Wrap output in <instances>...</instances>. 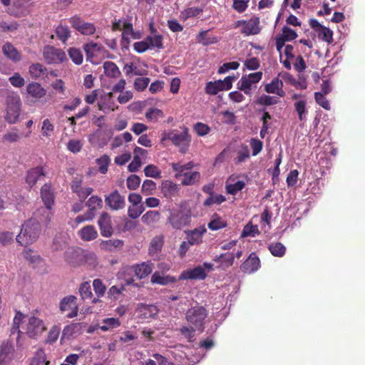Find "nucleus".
Wrapping results in <instances>:
<instances>
[{"instance_id":"obj_3","label":"nucleus","mask_w":365,"mask_h":365,"mask_svg":"<svg viewBox=\"0 0 365 365\" xmlns=\"http://www.w3.org/2000/svg\"><path fill=\"white\" fill-rule=\"evenodd\" d=\"M208 315L207 309L195 302V305H192L185 312V319L188 324L194 326L198 331H202L205 319Z\"/></svg>"},{"instance_id":"obj_60","label":"nucleus","mask_w":365,"mask_h":365,"mask_svg":"<svg viewBox=\"0 0 365 365\" xmlns=\"http://www.w3.org/2000/svg\"><path fill=\"white\" fill-rule=\"evenodd\" d=\"M145 176L153 178H160L161 177V172L157 166L154 165H148L144 168Z\"/></svg>"},{"instance_id":"obj_62","label":"nucleus","mask_w":365,"mask_h":365,"mask_svg":"<svg viewBox=\"0 0 365 365\" xmlns=\"http://www.w3.org/2000/svg\"><path fill=\"white\" fill-rule=\"evenodd\" d=\"M144 210L143 205H131L128 207V215L132 219H137Z\"/></svg>"},{"instance_id":"obj_38","label":"nucleus","mask_w":365,"mask_h":365,"mask_svg":"<svg viewBox=\"0 0 365 365\" xmlns=\"http://www.w3.org/2000/svg\"><path fill=\"white\" fill-rule=\"evenodd\" d=\"M279 102V100L276 96H271L266 94H262L257 98L256 103L260 106H272L276 105Z\"/></svg>"},{"instance_id":"obj_56","label":"nucleus","mask_w":365,"mask_h":365,"mask_svg":"<svg viewBox=\"0 0 365 365\" xmlns=\"http://www.w3.org/2000/svg\"><path fill=\"white\" fill-rule=\"evenodd\" d=\"M156 189V183L151 180H145L143 182L141 192L145 195H150Z\"/></svg>"},{"instance_id":"obj_45","label":"nucleus","mask_w":365,"mask_h":365,"mask_svg":"<svg viewBox=\"0 0 365 365\" xmlns=\"http://www.w3.org/2000/svg\"><path fill=\"white\" fill-rule=\"evenodd\" d=\"M101 245L106 250L113 251L115 248L121 247L123 245V242L118 239H111L103 241Z\"/></svg>"},{"instance_id":"obj_22","label":"nucleus","mask_w":365,"mask_h":365,"mask_svg":"<svg viewBox=\"0 0 365 365\" xmlns=\"http://www.w3.org/2000/svg\"><path fill=\"white\" fill-rule=\"evenodd\" d=\"M34 215L35 217L34 219H36L39 222L40 225L41 223L48 224L51 221L53 215L51 207H48V206H45L39 208L34 213Z\"/></svg>"},{"instance_id":"obj_1","label":"nucleus","mask_w":365,"mask_h":365,"mask_svg":"<svg viewBox=\"0 0 365 365\" xmlns=\"http://www.w3.org/2000/svg\"><path fill=\"white\" fill-rule=\"evenodd\" d=\"M168 222L175 230H180L191 221V210L184 203L168 210Z\"/></svg>"},{"instance_id":"obj_11","label":"nucleus","mask_w":365,"mask_h":365,"mask_svg":"<svg viewBox=\"0 0 365 365\" xmlns=\"http://www.w3.org/2000/svg\"><path fill=\"white\" fill-rule=\"evenodd\" d=\"M105 203L112 210H119L125 207V197L118 190L105 196Z\"/></svg>"},{"instance_id":"obj_51","label":"nucleus","mask_w":365,"mask_h":365,"mask_svg":"<svg viewBox=\"0 0 365 365\" xmlns=\"http://www.w3.org/2000/svg\"><path fill=\"white\" fill-rule=\"evenodd\" d=\"M24 257L31 264H38L41 261V257L36 254L33 250L28 249L23 252Z\"/></svg>"},{"instance_id":"obj_50","label":"nucleus","mask_w":365,"mask_h":365,"mask_svg":"<svg viewBox=\"0 0 365 365\" xmlns=\"http://www.w3.org/2000/svg\"><path fill=\"white\" fill-rule=\"evenodd\" d=\"M86 206L96 211L103 207V200L99 196L93 195L87 200Z\"/></svg>"},{"instance_id":"obj_31","label":"nucleus","mask_w":365,"mask_h":365,"mask_svg":"<svg viewBox=\"0 0 365 365\" xmlns=\"http://www.w3.org/2000/svg\"><path fill=\"white\" fill-rule=\"evenodd\" d=\"M105 74L110 78H118L121 73L116 64L112 61H106L103 64Z\"/></svg>"},{"instance_id":"obj_57","label":"nucleus","mask_w":365,"mask_h":365,"mask_svg":"<svg viewBox=\"0 0 365 365\" xmlns=\"http://www.w3.org/2000/svg\"><path fill=\"white\" fill-rule=\"evenodd\" d=\"M110 163V158L104 155L96 160V163L98 165V170L102 174H106L108 171V167Z\"/></svg>"},{"instance_id":"obj_13","label":"nucleus","mask_w":365,"mask_h":365,"mask_svg":"<svg viewBox=\"0 0 365 365\" xmlns=\"http://www.w3.org/2000/svg\"><path fill=\"white\" fill-rule=\"evenodd\" d=\"M101 235L105 237H110L113 233V228L111 222L110 215L103 212L101 214L98 220Z\"/></svg>"},{"instance_id":"obj_9","label":"nucleus","mask_w":365,"mask_h":365,"mask_svg":"<svg viewBox=\"0 0 365 365\" xmlns=\"http://www.w3.org/2000/svg\"><path fill=\"white\" fill-rule=\"evenodd\" d=\"M77 298L75 296L69 295L63 297L60 302V310L62 312H68L66 317L68 318H73L78 314V304Z\"/></svg>"},{"instance_id":"obj_19","label":"nucleus","mask_w":365,"mask_h":365,"mask_svg":"<svg viewBox=\"0 0 365 365\" xmlns=\"http://www.w3.org/2000/svg\"><path fill=\"white\" fill-rule=\"evenodd\" d=\"M179 192L178 185L170 180H164L161 183V192L166 198L171 199L178 195Z\"/></svg>"},{"instance_id":"obj_10","label":"nucleus","mask_w":365,"mask_h":365,"mask_svg":"<svg viewBox=\"0 0 365 365\" xmlns=\"http://www.w3.org/2000/svg\"><path fill=\"white\" fill-rule=\"evenodd\" d=\"M15 354L12 341L6 340L0 345V365H9L14 359Z\"/></svg>"},{"instance_id":"obj_64","label":"nucleus","mask_w":365,"mask_h":365,"mask_svg":"<svg viewBox=\"0 0 365 365\" xmlns=\"http://www.w3.org/2000/svg\"><path fill=\"white\" fill-rule=\"evenodd\" d=\"M145 117L150 121H157L163 117V113L158 108H150L145 113Z\"/></svg>"},{"instance_id":"obj_4","label":"nucleus","mask_w":365,"mask_h":365,"mask_svg":"<svg viewBox=\"0 0 365 365\" xmlns=\"http://www.w3.org/2000/svg\"><path fill=\"white\" fill-rule=\"evenodd\" d=\"M5 120L9 124L17 122L21 113V101L19 95L13 91H9L6 97Z\"/></svg>"},{"instance_id":"obj_42","label":"nucleus","mask_w":365,"mask_h":365,"mask_svg":"<svg viewBox=\"0 0 365 365\" xmlns=\"http://www.w3.org/2000/svg\"><path fill=\"white\" fill-rule=\"evenodd\" d=\"M208 31H200L197 36V40L199 43L207 46L217 42V38L216 36H208Z\"/></svg>"},{"instance_id":"obj_28","label":"nucleus","mask_w":365,"mask_h":365,"mask_svg":"<svg viewBox=\"0 0 365 365\" xmlns=\"http://www.w3.org/2000/svg\"><path fill=\"white\" fill-rule=\"evenodd\" d=\"M41 196L45 206L51 207L53 203V194L51 190V186L45 184L41 189Z\"/></svg>"},{"instance_id":"obj_29","label":"nucleus","mask_w":365,"mask_h":365,"mask_svg":"<svg viewBox=\"0 0 365 365\" xmlns=\"http://www.w3.org/2000/svg\"><path fill=\"white\" fill-rule=\"evenodd\" d=\"M68 235L66 233H58L55 235L51 247L54 251L63 250L67 244Z\"/></svg>"},{"instance_id":"obj_26","label":"nucleus","mask_w":365,"mask_h":365,"mask_svg":"<svg viewBox=\"0 0 365 365\" xmlns=\"http://www.w3.org/2000/svg\"><path fill=\"white\" fill-rule=\"evenodd\" d=\"M103 47L97 43L90 42L83 46V49L86 55L87 61L94 57L97 53H100Z\"/></svg>"},{"instance_id":"obj_53","label":"nucleus","mask_w":365,"mask_h":365,"mask_svg":"<svg viewBox=\"0 0 365 365\" xmlns=\"http://www.w3.org/2000/svg\"><path fill=\"white\" fill-rule=\"evenodd\" d=\"M306 101L304 100L299 101L294 103V108L298 113L299 118L301 121L306 120V114L307 113L306 108Z\"/></svg>"},{"instance_id":"obj_5","label":"nucleus","mask_w":365,"mask_h":365,"mask_svg":"<svg viewBox=\"0 0 365 365\" xmlns=\"http://www.w3.org/2000/svg\"><path fill=\"white\" fill-rule=\"evenodd\" d=\"M46 329V327L41 319L34 316L29 318L26 334L29 338L38 339Z\"/></svg>"},{"instance_id":"obj_63","label":"nucleus","mask_w":365,"mask_h":365,"mask_svg":"<svg viewBox=\"0 0 365 365\" xmlns=\"http://www.w3.org/2000/svg\"><path fill=\"white\" fill-rule=\"evenodd\" d=\"M150 81L148 77L137 78L134 81V88L138 91H143L148 87Z\"/></svg>"},{"instance_id":"obj_55","label":"nucleus","mask_w":365,"mask_h":365,"mask_svg":"<svg viewBox=\"0 0 365 365\" xmlns=\"http://www.w3.org/2000/svg\"><path fill=\"white\" fill-rule=\"evenodd\" d=\"M250 158V150L248 146L242 145L237 153L236 163H242Z\"/></svg>"},{"instance_id":"obj_48","label":"nucleus","mask_w":365,"mask_h":365,"mask_svg":"<svg viewBox=\"0 0 365 365\" xmlns=\"http://www.w3.org/2000/svg\"><path fill=\"white\" fill-rule=\"evenodd\" d=\"M259 229L257 225H253L252 223L247 224L242 232L241 237H255L259 235Z\"/></svg>"},{"instance_id":"obj_47","label":"nucleus","mask_w":365,"mask_h":365,"mask_svg":"<svg viewBox=\"0 0 365 365\" xmlns=\"http://www.w3.org/2000/svg\"><path fill=\"white\" fill-rule=\"evenodd\" d=\"M236 79L237 77L235 76H229L225 78L224 80H218L216 81L220 91H228L232 88V83Z\"/></svg>"},{"instance_id":"obj_25","label":"nucleus","mask_w":365,"mask_h":365,"mask_svg":"<svg viewBox=\"0 0 365 365\" xmlns=\"http://www.w3.org/2000/svg\"><path fill=\"white\" fill-rule=\"evenodd\" d=\"M4 54L9 59L16 62L21 60V54L10 43H5L2 47Z\"/></svg>"},{"instance_id":"obj_40","label":"nucleus","mask_w":365,"mask_h":365,"mask_svg":"<svg viewBox=\"0 0 365 365\" xmlns=\"http://www.w3.org/2000/svg\"><path fill=\"white\" fill-rule=\"evenodd\" d=\"M230 181L231 178H229L226 185L227 192L230 195H236L237 192L242 190L245 186V183L242 180H238L235 183H230Z\"/></svg>"},{"instance_id":"obj_21","label":"nucleus","mask_w":365,"mask_h":365,"mask_svg":"<svg viewBox=\"0 0 365 365\" xmlns=\"http://www.w3.org/2000/svg\"><path fill=\"white\" fill-rule=\"evenodd\" d=\"M152 263L150 262L137 264L133 266L135 276L139 279H144L153 271Z\"/></svg>"},{"instance_id":"obj_8","label":"nucleus","mask_w":365,"mask_h":365,"mask_svg":"<svg viewBox=\"0 0 365 365\" xmlns=\"http://www.w3.org/2000/svg\"><path fill=\"white\" fill-rule=\"evenodd\" d=\"M68 21L72 27L82 35H93L96 31L93 24L86 22L78 16L70 18Z\"/></svg>"},{"instance_id":"obj_15","label":"nucleus","mask_w":365,"mask_h":365,"mask_svg":"<svg viewBox=\"0 0 365 365\" xmlns=\"http://www.w3.org/2000/svg\"><path fill=\"white\" fill-rule=\"evenodd\" d=\"M207 232L205 226H200L192 230L186 231L187 240L192 245H197L202 243V236Z\"/></svg>"},{"instance_id":"obj_41","label":"nucleus","mask_w":365,"mask_h":365,"mask_svg":"<svg viewBox=\"0 0 365 365\" xmlns=\"http://www.w3.org/2000/svg\"><path fill=\"white\" fill-rule=\"evenodd\" d=\"M160 212L157 210H149L146 212L141 217L143 223L150 225L157 222L160 220Z\"/></svg>"},{"instance_id":"obj_27","label":"nucleus","mask_w":365,"mask_h":365,"mask_svg":"<svg viewBox=\"0 0 365 365\" xmlns=\"http://www.w3.org/2000/svg\"><path fill=\"white\" fill-rule=\"evenodd\" d=\"M64 258L69 264L76 266L80 260V252L73 247H69L65 252Z\"/></svg>"},{"instance_id":"obj_54","label":"nucleus","mask_w":365,"mask_h":365,"mask_svg":"<svg viewBox=\"0 0 365 365\" xmlns=\"http://www.w3.org/2000/svg\"><path fill=\"white\" fill-rule=\"evenodd\" d=\"M68 52L69 57L75 64L81 65L83 63V54L79 49L70 48Z\"/></svg>"},{"instance_id":"obj_39","label":"nucleus","mask_w":365,"mask_h":365,"mask_svg":"<svg viewBox=\"0 0 365 365\" xmlns=\"http://www.w3.org/2000/svg\"><path fill=\"white\" fill-rule=\"evenodd\" d=\"M163 245V240L162 237H155L150 243L149 254L155 255L160 252Z\"/></svg>"},{"instance_id":"obj_43","label":"nucleus","mask_w":365,"mask_h":365,"mask_svg":"<svg viewBox=\"0 0 365 365\" xmlns=\"http://www.w3.org/2000/svg\"><path fill=\"white\" fill-rule=\"evenodd\" d=\"M120 325V322L117 318H106L103 320V325L100 327V329L104 331L110 329L117 328Z\"/></svg>"},{"instance_id":"obj_32","label":"nucleus","mask_w":365,"mask_h":365,"mask_svg":"<svg viewBox=\"0 0 365 365\" xmlns=\"http://www.w3.org/2000/svg\"><path fill=\"white\" fill-rule=\"evenodd\" d=\"M55 34L58 38L63 43L71 37V31L67 25L59 24L55 29Z\"/></svg>"},{"instance_id":"obj_14","label":"nucleus","mask_w":365,"mask_h":365,"mask_svg":"<svg viewBox=\"0 0 365 365\" xmlns=\"http://www.w3.org/2000/svg\"><path fill=\"white\" fill-rule=\"evenodd\" d=\"M207 273L202 266H197L193 269L184 270L179 276L180 280L199 279L203 280L206 278Z\"/></svg>"},{"instance_id":"obj_20","label":"nucleus","mask_w":365,"mask_h":365,"mask_svg":"<svg viewBox=\"0 0 365 365\" xmlns=\"http://www.w3.org/2000/svg\"><path fill=\"white\" fill-rule=\"evenodd\" d=\"M44 175L45 173L42 167L38 166L31 168L27 172L26 182L30 187H32Z\"/></svg>"},{"instance_id":"obj_36","label":"nucleus","mask_w":365,"mask_h":365,"mask_svg":"<svg viewBox=\"0 0 365 365\" xmlns=\"http://www.w3.org/2000/svg\"><path fill=\"white\" fill-rule=\"evenodd\" d=\"M81 329V324L80 323H74L67 325L64 327L62 332V337L69 339L74 334H79Z\"/></svg>"},{"instance_id":"obj_46","label":"nucleus","mask_w":365,"mask_h":365,"mask_svg":"<svg viewBox=\"0 0 365 365\" xmlns=\"http://www.w3.org/2000/svg\"><path fill=\"white\" fill-rule=\"evenodd\" d=\"M226 222L217 215H214L211 221L208 223V227L211 230H218L226 227Z\"/></svg>"},{"instance_id":"obj_24","label":"nucleus","mask_w":365,"mask_h":365,"mask_svg":"<svg viewBox=\"0 0 365 365\" xmlns=\"http://www.w3.org/2000/svg\"><path fill=\"white\" fill-rule=\"evenodd\" d=\"M26 91L31 97L34 98H41L46 93V90L41 84L36 82L29 83L26 86Z\"/></svg>"},{"instance_id":"obj_49","label":"nucleus","mask_w":365,"mask_h":365,"mask_svg":"<svg viewBox=\"0 0 365 365\" xmlns=\"http://www.w3.org/2000/svg\"><path fill=\"white\" fill-rule=\"evenodd\" d=\"M252 83L251 81L244 75L242 76L240 80L237 83V88L244 91L246 95L251 96V87Z\"/></svg>"},{"instance_id":"obj_2","label":"nucleus","mask_w":365,"mask_h":365,"mask_svg":"<svg viewBox=\"0 0 365 365\" xmlns=\"http://www.w3.org/2000/svg\"><path fill=\"white\" fill-rule=\"evenodd\" d=\"M41 225L36 219H29L23 225L21 232L16 236V241L22 246L34 242L41 233Z\"/></svg>"},{"instance_id":"obj_59","label":"nucleus","mask_w":365,"mask_h":365,"mask_svg":"<svg viewBox=\"0 0 365 365\" xmlns=\"http://www.w3.org/2000/svg\"><path fill=\"white\" fill-rule=\"evenodd\" d=\"M79 292L81 298L83 300H91L93 294L91 292V285L88 282H83V284H81L79 288Z\"/></svg>"},{"instance_id":"obj_18","label":"nucleus","mask_w":365,"mask_h":365,"mask_svg":"<svg viewBox=\"0 0 365 365\" xmlns=\"http://www.w3.org/2000/svg\"><path fill=\"white\" fill-rule=\"evenodd\" d=\"M145 39L149 46L150 50H160L164 48L163 43V36L157 30H155L153 34L147 36Z\"/></svg>"},{"instance_id":"obj_52","label":"nucleus","mask_w":365,"mask_h":365,"mask_svg":"<svg viewBox=\"0 0 365 365\" xmlns=\"http://www.w3.org/2000/svg\"><path fill=\"white\" fill-rule=\"evenodd\" d=\"M15 334H16V341L17 346L19 348L23 347V346L25 344L24 343L25 337L24 336V333L19 329V327H18L17 325H13L11 329L10 336H11L12 335H15Z\"/></svg>"},{"instance_id":"obj_6","label":"nucleus","mask_w":365,"mask_h":365,"mask_svg":"<svg viewBox=\"0 0 365 365\" xmlns=\"http://www.w3.org/2000/svg\"><path fill=\"white\" fill-rule=\"evenodd\" d=\"M165 138L171 140L175 145H182L180 148L182 153H185L187 150L191 141V137L188 133V129L187 128H184L183 131L180 133H178L175 130H172L167 134Z\"/></svg>"},{"instance_id":"obj_23","label":"nucleus","mask_w":365,"mask_h":365,"mask_svg":"<svg viewBox=\"0 0 365 365\" xmlns=\"http://www.w3.org/2000/svg\"><path fill=\"white\" fill-rule=\"evenodd\" d=\"M235 255L232 252H226L216 256L214 261L219 264L220 267L225 269L233 264Z\"/></svg>"},{"instance_id":"obj_33","label":"nucleus","mask_w":365,"mask_h":365,"mask_svg":"<svg viewBox=\"0 0 365 365\" xmlns=\"http://www.w3.org/2000/svg\"><path fill=\"white\" fill-rule=\"evenodd\" d=\"M81 237L83 240L91 241L98 237V232L93 225H86L81 231Z\"/></svg>"},{"instance_id":"obj_30","label":"nucleus","mask_w":365,"mask_h":365,"mask_svg":"<svg viewBox=\"0 0 365 365\" xmlns=\"http://www.w3.org/2000/svg\"><path fill=\"white\" fill-rule=\"evenodd\" d=\"M183 179L181 181L183 185H192L197 182L200 179V173L197 171L183 173L181 175Z\"/></svg>"},{"instance_id":"obj_35","label":"nucleus","mask_w":365,"mask_h":365,"mask_svg":"<svg viewBox=\"0 0 365 365\" xmlns=\"http://www.w3.org/2000/svg\"><path fill=\"white\" fill-rule=\"evenodd\" d=\"M194 164L192 162H189L185 165L180 163H172V168L176 172L175 175V178L179 179L183 173L191 172L190 170L193 168Z\"/></svg>"},{"instance_id":"obj_44","label":"nucleus","mask_w":365,"mask_h":365,"mask_svg":"<svg viewBox=\"0 0 365 365\" xmlns=\"http://www.w3.org/2000/svg\"><path fill=\"white\" fill-rule=\"evenodd\" d=\"M202 11V9L200 7H190L181 11L180 18L185 21L189 18L197 16Z\"/></svg>"},{"instance_id":"obj_37","label":"nucleus","mask_w":365,"mask_h":365,"mask_svg":"<svg viewBox=\"0 0 365 365\" xmlns=\"http://www.w3.org/2000/svg\"><path fill=\"white\" fill-rule=\"evenodd\" d=\"M268 249L273 256L277 257H283L286 252V247L279 242L271 243Z\"/></svg>"},{"instance_id":"obj_17","label":"nucleus","mask_w":365,"mask_h":365,"mask_svg":"<svg viewBox=\"0 0 365 365\" xmlns=\"http://www.w3.org/2000/svg\"><path fill=\"white\" fill-rule=\"evenodd\" d=\"M259 264L260 261L258 257L255 253H252L241 265V269L244 272L252 273L259 269Z\"/></svg>"},{"instance_id":"obj_12","label":"nucleus","mask_w":365,"mask_h":365,"mask_svg":"<svg viewBox=\"0 0 365 365\" xmlns=\"http://www.w3.org/2000/svg\"><path fill=\"white\" fill-rule=\"evenodd\" d=\"M237 24L242 25L241 31L247 36L258 34L261 31L258 17L252 18L249 21H239Z\"/></svg>"},{"instance_id":"obj_34","label":"nucleus","mask_w":365,"mask_h":365,"mask_svg":"<svg viewBox=\"0 0 365 365\" xmlns=\"http://www.w3.org/2000/svg\"><path fill=\"white\" fill-rule=\"evenodd\" d=\"M122 33L121 45L123 47L128 48L130 41V36L133 31V25L131 23L123 24Z\"/></svg>"},{"instance_id":"obj_7","label":"nucleus","mask_w":365,"mask_h":365,"mask_svg":"<svg viewBox=\"0 0 365 365\" xmlns=\"http://www.w3.org/2000/svg\"><path fill=\"white\" fill-rule=\"evenodd\" d=\"M44 60L48 64H58L67 59L66 53L52 46H46L43 52Z\"/></svg>"},{"instance_id":"obj_61","label":"nucleus","mask_w":365,"mask_h":365,"mask_svg":"<svg viewBox=\"0 0 365 365\" xmlns=\"http://www.w3.org/2000/svg\"><path fill=\"white\" fill-rule=\"evenodd\" d=\"M123 71L127 76L133 75L142 76L144 74L133 63H126L123 67Z\"/></svg>"},{"instance_id":"obj_16","label":"nucleus","mask_w":365,"mask_h":365,"mask_svg":"<svg viewBox=\"0 0 365 365\" xmlns=\"http://www.w3.org/2000/svg\"><path fill=\"white\" fill-rule=\"evenodd\" d=\"M283 82L278 77L274 78L272 81L264 85V91L268 93L276 94L279 97H284L285 92L282 89Z\"/></svg>"},{"instance_id":"obj_58","label":"nucleus","mask_w":365,"mask_h":365,"mask_svg":"<svg viewBox=\"0 0 365 365\" xmlns=\"http://www.w3.org/2000/svg\"><path fill=\"white\" fill-rule=\"evenodd\" d=\"M226 200V198L222 195H216L213 194L210 195L209 197H207L203 202V205L206 207H210L212 205L217 204L220 205L223 202Z\"/></svg>"}]
</instances>
